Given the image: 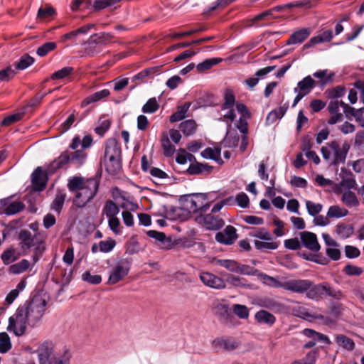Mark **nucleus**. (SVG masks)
Instances as JSON below:
<instances>
[{
  "instance_id": "1",
  "label": "nucleus",
  "mask_w": 364,
  "mask_h": 364,
  "mask_svg": "<svg viewBox=\"0 0 364 364\" xmlns=\"http://www.w3.org/2000/svg\"><path fill=\"white\" fill-rule=\"evenodd\" d=\"M47 302L39 296H35L20 305L9 317L7 330L16 336L24 334L26 326H36L41 321L46 309Z\"/></svg>"
},
{
  "instance_id": "2",
  "label": "nucleus",
  "mask_w": 364,
  "mask_h": 364,
  "mask_svg": "<svg viewBox=\"0 0 364 364\" xmlns=\"http://www.w3.org/2000/svg\"><path fill=\"white\" fill-rule=\"evenodd\" d=\"M68 188L75 192L73 204L77 208H84L96 196L99 183L95 178H85L80 176H72L68 179Z\"/></svg>"
},
{
  "instance_id": "3",
  "label": "nucleus",
  "mask_w": 364,
  "mask_h": 364,
  "mask_svg": "<svg viewBox=\"0 0 364 364\" xmlns=\"http://www.w3.org/2000/svg\"><path fill=\"white\" fill-rule=\"evenodd\" d=\"M72 150L63 151L58 158L53 160L48 167V172L53 173L56 170L64 167L68 163L77 167L82 166L87 159V154L80 148Z\"/></svg>"
},
{
  "instance_id": "4",
  "label": "nucleus",
  "mask_w": 364,
  "mask_h": 364,
  "mask_svg": "<svg viewBox=\"0 0 364 364\" xmlns=\"http://www.w3.org/2000/svg\"><path fill=\"white\" fill-rule=\"evenodd\" d=\"M284 245L285 248L291 250H299L304 247L310 252H317L321 250L316 235L309 231L299 232V238L285 240Z\"/></svg>"
},
{
  "instance_id": "5",
  "label": "nucleus",
  "mask_w": 364,
  "mask_h": 364,
  "mask_svg": "<svg viewBox=\"0 0 364 364\" xmlns=\"http://www.w3.org/2000/svg\"><path fill=\"white\" fill-rule=\"evenodd\" d=\"M38 356L39 364H70L71 355L68 350L54 353L52 344L44 343L38 349Z\"/></svg>"
},
{
  "instance_id": "6",
  "label": "nucleus",
  "mask_w": 364,
  "mask_h": 364,
  "mask_svg": "<svg viewBox=\"0 0 364 364\" xmlns=\"http://www.w3.org/2000/svg\"><path fill=\"white\" fill-rule=\"evenodd\" d=\"M121 147L114 138L107 140L105 151L104 163L107 172L114 173L119 168L121 157Z\"/></svg>"
},
{
  "instance_id": "7",
  "label": "nucleus",
  "mask_w": 364,
  "mask_h": 364,
  "mask_svg": "<svg viewBox=\"0 0 364 364\" xmlns=\"http://www.w3.org/2000/svg\"><path fill=\"white\" fill-rule=\"evenodd\" d=\"M316 285L309 279H289L284 282L283 289L294 293L306 294L308 299L315 300V297H311V294L314 292Z\"/></svg>"
},
{
  "instance_id": "8",
  "label": "nucleus",
  "mask_w": 364,
  "mask_h": 364,
  "mask_svg": "<svg viewBox=\"0 0 364 364\" xmlns=\"http://www.w3.org/2000/svg\"><path fill=\"white\" fill-rule=\"evenodd\" d=\"M236 109L237 112L240 114L239 121L236 124L237 129L242 132L244 135L241 138L240 143V150L242 151H245L248 145V139L246 134L247 133V119L250 117V113L247 109V107L242 103L236 104Z\"/></svg>"
},
{
  "instance_id": "9",
  "label": "nucleus",
  "mask_w": 364,
  "mask_h": 364,
  "mask_svg": "<svg viewBox=\"0 0 364 364\" xmlns=\"http://www.w3.org/2000/svg\"><path fill=\"white\" fill-rule=\"evenodd\" d=\"M315 85V80L310 75L305 77L299 81L297 83V86L294 89L296 96L294 100L292 106L295 107L303 97L312 90Z\"/></svg>"
},
{
  "instance_id": "10",
  "label": "nucleus",
  "mask_w": 364,
  "mask_h": 364,
  "mask_svg": "<svg viewBox=\"0 0 364 364\" xmlns=\"http://www.w3.org/2000/svg\"><path fill=\"white\" fill-rule=\"evenodd\" d=\"M130 265L127 261L117 262L110 270L107 283L115 284L122 280L129 273Z\"/></svg>"
},
{
  "instance_id": "11",
  "label": "nucleus",
  "mask_w": 364,
  "mask_h": 364,
  "mask_svg": "<svg viewBox=\"0 0 364 364\" xmlns=\"http://www.w3.org/2000/svg\"><path fill=\"white\" fill-rule=\"evenodd\" d=\"M340 176L341 181L339 183L335 184L333 191L336 193L342 192V188L355 189L357 186L356 181L353 174L345 168L341 169Z\"/></svg>"
},
{
  "instance_id": "12",
  "label": "nucleus",
  "mask_w": 364,
  "mask_h": 364,
  "mask_svg": "<svg viewBox=\"0 0 364 364\" xmlns=\"http://www.w3.org/2000/svg\"><path fill=\"white\" fill-rule=\"evenodd\" d=\"M350 147V144L347 141H345L341 146L336 141H331L330 148L333 151V164L344 163Z\"/></svg>"
},
{
  "instance_id": "13",
  "label": "nucleus",
  "mask_w": 364,
  "mask_h": 364,
  "mask_svg": "<svg viewBox=\"0 0 364 364\" xmlns=\"http://www.w3.org/2000/svg\"><path fill=\"white\" fill-rule=\"evenodd\" d=\"M201 282L206 287L215 289H223L226 287V282L223 278L209 272H202L200 274Z\"/></svg>"
},
{
  "instance_id": "14",
  "label": "nucleus",
  "mask_w": 364,
  "mask_h": 364,
  "mask_svg": "<svg viewBox=\"0 0 364 364\" xmlns=\"http://www.w3.org/2000/svg\"><path fill=\"white\" fill-rule=\"evenodd\" d=\"M292 315L296 317L301 318L308 321H313L314 320H323V316L316 313H312L309 311L307 308L296 302L289 308Z\"/></svg>"
},
{
  "instance_id": "15",
  "label": "nucleus",
  "mask_w": 364,
  "mask_h": 364,
  "mask_svg": "<svg viewBox=\"0 0 364 364\" xmlns=\"http://www.w3.org/2000/svg\"><path fill=\"white\" fill-rule=\"evenodd\" d=\"M323 295L333 297L336 299H340L343 296V293L340 290L331 288L327 284H318L315 287L314 292L312 293L311 297H315V300H318Z\"/></svg>"
},
{
  "instance_id": "16",
  "label": "nucleus",
  "mask_w": 364,
  "mask_h": 364,
  "mask_svg": "<svg viewBox=\"0 0 364 364\" xmlns=\"http://www.w3.org/2000/svg\"><path fill=\"white\" fill-rule=\"evenodd\" d=\"M24 208V205L20 201H11L9 198L0 200V214L7 215L16 214Z\"/></svg>"
},
{
  "instance_id": "17",
  "label": "nucleus",
  "mask_w": 364,
  "mask_h": 364,
  "mask_svg": "<svg viewBox=\"0 0 364 364\" xmlns=\"http://www.w3.org/2000/svg\"><path fill=\"white\" fill-rule=\"evenodd\" d=\"M237 238L236 229L231 225L227 226L223 231L218 232L215 235L217 242L224 245H232Z\"/></svg>"
},
{
  "instance_id": "18",
  "label": "nucleus",
  "mask_w": 364,
  "mask_h": 364,
  "mask_svg": "<svg viewBox=\"0 0 364 364\" xmlns=\"http://www.w3.org/2000/svg\"><path fill=\"white\" fill-rule=\"evenodd\" d=\"M344 102L341 100H331L328 104V110L331 114V117L328 122L330 124H334L343 119V114L340 112V108L343 109Z\"/></svg>"
},
{
  "instance_id": "19",
  "label": "nucleus",
  "mask_w": 364,
  "mask_h": 364,
  "mask_svg": "<svg viewBox=\"0 0 364 364\" xmlns=\"http://www.w3.org/2000/svg\"><path fill=\"white\" fill-rule=\"evenodd\" d=\"M333 37L331 29L322 30L318 35L311 38L309 41L304 45L303 49H308L316 44L330 42Z\"/></svg>"
},
{
  "instance_id": "20",
  "label": "nucleus",
  "mask_w": 364,
  "mask_h": 364,
  "mask_svg": "<svg viewBox=\"0 0 364 364\" xmlns=\"http://www.w3.org/2000/svg\"><path fill=\"white\" fill-rule=\"evenodd\" d=\"M213 311L220 320L227 322L231 316V309L225 300H218L213 303Z\"/></svg>"
},
{
  "instance_id": "21",
  "label": "nucleus",
  "mask_w": 364,
  "mask_h": 364,
  "mask_svg": "<svg viewBox=\"0 0 364 364\" xmlns=\"http://www.w3.org/2000/svg\"><path fill=\"white\" fill-rule=\"evenodd\" d=\"M199 219L203 221L204 226L208 230H219L225 225V222L221 218L214 216L212 213L200 215Z\"/></svg>"
},
{
  "instance_id": "22",
  "label": "nucleus",
  "mask_w": 364,
  "mask_h": 364,
  "mask_svg": "<svg viewBox=\"0 0 364 364\" xmlns=\"http://www.w3.org/2000/svg\"><path fill=\"white\" fill-rule=\"evenodd\" d=\"M31 181L34 191H41L46 188V176L41 167H38L32 173Z\"/></svg>"
},
{
  "instance_id": "23",
  "label": "nucleus",
  "mask_w": 364,
  "mask_h": 364,
  "mask_svg": "<svg viewBox=\"0 0 364 364\" xmlns=\"http://www.w3.org/2000/svg\"><path fill=\"white\" fill-rule=\"evenodd\" d=\"M235 96L232 92H226L225 95V101L222 105V109H228V112L223 115L227 121L232 122L235 119V114L232 109L235 105Z\"/></svg>"
},
{
  "instance_id": "24",
  "label": "nucleus",
  "mask_w": 364,
  "mask_h": 364,
  "mask_svg": "<svg viewBox=\"0 0 364 364\" xmlns=\"http://www.w3.org/2000/svg\"><path fill=\"white\" fill-rule=\"evenodd\" d=\"M214 347L219 350H232L239 347L240 343L234 339L218 338L213 341Z\"/></svg>"
},
{
  "instance_id": "25",
  "label": "nucleus",
  "mask_w": 364,
  "mask_h": 364,
  "mask_svg": "<svg viewBox=\"0 0 364 364\" xmlns=\"http://www.w3.org/2000/svg\"><path fill=\"white\" fill-rule=\"evenodd\" d=\"M20 245L21 249L29 250L36 245V237L28 230H23L19 233Z\"/></svg>"
},
{
  "instance_id": "26",
  "label": "nucleus",
  "mask_w": 364,
  "mask_h": 364,
  "mask_svg": "<svg viewBox=\"0 0 364 364\" xmlns=\"http://www.w3.org/2000/svg\"><path fill=\"white\" fill-rule=\"evenodd\" d=\"M309 28H301L294 32L287 41V45L297 44L303 43L310 35Z\"/></svg>"
},
{
  "instance_id": "27",
  "label": "nucleus",
  "mask_w": 364,
  "mask_h": 364,
  "mask_svg": "<svg viewBox=\"0 0 364 364\" xmlns=\"http://www.w3.org/2000/svg\"><path fill=\"white\" fill-rule=\"evenodd\" d=\"M92 144V138L90 135H85L81 140L79 136H75L69 146L70 149H77L78 148L82 150L89 148Z\"/></svg>"
},
{
  "instance_id": "28",
  "label": "nucleus",
  "mask_w": 364,
  "mask_h": 364,
  "mask_svg": "<svg viewBox=\"0 0 364 364\" xmlns=\"http://www.w3.org/2000/svg\"><path fill=\"white\" fill-rule=\"evenodd\" d=\"M183 208L186 210L190 213H199V208L196 203V194L186 196L182 200Z\"/></svg>"
},
{
  "instance_id": "29",
  "label": "nucleus",
  "mask_w": 364,
  "mask_h": 364,
  "mask_svg": "<svg viewBox=\"0 0 364 364\" xmlns=\"http://www.w3.org/2000/svg\"><path fill=\"white\" fill-rule=\"evenodd\" d=\"M255 318L257 323L267 324L270 326L276 321V317L272 314L265 310L258 311L255 315Z\"/></svg>"
},
{
  "instance_id": "30",
  "label": "nucleus",
  "mask_w": 364,
  "mask_h": 364,
  "mask_svg": "<svg viewBox=\"0 0 364 364\" xmlns=\"http://www.w3.org/2000/svg\"><path fill=\"white\" fill-rule=\"evenodd\" d=\"M335 341L338 346L348 351L353 350L355 347L353 339L344 334H336L335 336Z\"/></svg>"
},
{
  "instance_id": "31",
  "label": "nucleus",
  "mask_w": 364,
  "mask_h": 364,
  "mask_svg": "<svg viewBox=\"0 0 364 364\" xmlns=\"http://www.w3.org/2000/svg\"><path fill=\"white\" fill-rule=\"evenodd\" d=\"M31 266V262L28 259H23L17 263L10 265L9 273L11 274H21L30 269Z\"/></svg>"
},
{
  "instance_id": "32",
  "label": "nucleus",
  "mask_w": 364,
  "mask_h": 364,
  "mask_svg": "<svg viewBox=\"0 0 364 364\" xmlns=\"http://www.w3.org/2000/svg\"><path fill=\"white\" fill-rule=\"evenodd\" d=\"M254 245L255 248L260 251L274 250L277 249L279 247V242L274 241L272 236L269 240H255L254 241Z\"/></svg>"
},
{
  "instance_id": "33",
  "label": "nucleus",
  "mask_w": 364,
  "mask_h": 364,
  "mask_svg": "<svg viewBox=\"0 0 364 364\" xmlns=\"http://www.w3.org/2000/svg\"><path fill=\"white\" fill-rule=\"evenodd\" d=\"M20 257V254L12 247L6 249L1 255V259L5 265H9L16 261Z\"/></svg>"
},
{
  "instance_id": "34",
  "label": "nucleus",
  "mask_w": 364,
  "mask_h": 364,
  "mask_svg": "<svg viewBox=\"0 0 364 364\" xmlns=\"http://www.w3.org/2000/svg\"><path fill=\"white\" fill-rule=\"evenodd\" d=\"M341 201L348 207H356L359 205V201L355 194L350 189L342 190Z\"/></svg>"
},
{
  "instance_id": "35",
  "label": "nucleus",
  "mask_w": 364,
  "mask_h": 364,
  "mask_svg": "<svg viewBox=\"0 0 364 364\" xmlns=\"http://www.w3.org/2000/svg\"><path fill=\"white\" fill-rule=\"evenodd\" d=\"M303 334L311 338L312 341L315 342V344H316L318 341L324 342L327 344H330L331 341L328 336L326 335L316 332L314 330L310 329V328H305L302 331Z\"/></svg>"
},
{
  "instance_id": "36",
  "label": "nucleus",
  "mask_w": 364,
  "mask_h": 364,
  "mask_svg": "<svg viewBox=\"0 0 364 364\" xmlns=\"http://www.w3.org/2000/svg\"><path fill=\"white\" fill-rule=\"evenodd\" d=\"M110 92L109 90L104 89L100 91L96 92L89 96H87L83 101L82 105L87 106L91 103L97 102L103 98H105L109 95Z\"/></svg>"
},
{
  "instance_id": "37",
  "label": "nucleus",
  "mask_w": 364,
  "mask_h": 364,
  "mask_svg": "<svg viewBox=\"0 0 364 364\" xmlns=\"http://www.w3.org/2000/svg\"><path fill=\"white\" fill-rule=\"evenodd\" d=\"M354 232L353 227L351 225L338 223L336 227V233L341 239H347L350 237Z\"/></svg>"
},
{
  "instance_id": "38",
  "label": "nucleus",
  "mask_w": 364,
  "mask_h": 364,
  "mask_svg": "<svg viewBox=\"0 0 364 364\" xmlns=\"http://www.w3.org/2000/svg\"><path fill=\"white\" fill-rule=\"evenodd\" d=\"M113 36L109 33H100L92 35L90 42L95 44L106 45L112 41Z\"/></svg>"
},
{
  "instance_id": "39",
  "label": "nucleus",
  "mask_w": 364,
  "mask_h": 364,
  "mask_svg": "<svg viewBox=\"0 0 364 364\" xmlns=\"http://www.w3.org/2000/svg\"><path fill=\"white\" fill-rule=\"evenodd\" d=\"M164 154L166 157L173 155L176 151L175 146L171 144L166 134L164 133L161 139Z\"/></svg>"
},
{
  "instance_id": "40",
  "label": "nucleus",
  "mask_w": 364,
  "mask_h": 364,
  "mask_svg": "<svg viewBox=\"0 0 364 364\" xmlns=\"http://www.w3.org/2000/svg\"><path fill=\"white\" fill-rule=\"evenodd\" d=\"M225 282L235 287L249 288L250 287L246 279L234 274H228Z\"/></svg>"
},
{
  "instance_id": "41",
  "label": "nucleus",
  "mask_w": 364,
  "mask_h": 364,
  "mask_svg": "<svg viewBox=\"0 0 364 364\" xmlns=\"http://www.w3.org/2000/svg\"><path fill=\"white\" fill-rule=\"evenodd\" d=\"M66 193L64 191H58L52 203L51 208L57 213H60L65 200Z\"/></svg>"
},
{
  "instance_id": "42",
  "label": "nucleus",
  "mask_w": 364,
  "mask_h": 364,
  "mask_svg": "<svg viewBox=\"0 0 364 364\" xmlns=\"http://www.w3.org/2000/svg\"><path fill=\"white\" fill-rule=\"evenodd\" d=\"M196 203L199 208L200 213L206 212L209 208L211 200L208 198V195L205 193H195Z\"/></svg>"
},
{
  "instance_id": "43",
  "label": "nucleus",
  "mask_w": 364,
  "mask_h": 364,
  "mask_svg": "<svg viewBox=\"0 0 364 364\" xmlns=\"http://www.w3.org/2000/svg\"><path fill=\"white\" fill-rule=\"evenodd\" d=\"M215 263L230 272L237 273L239 262L235 260L218 259L215 260Z\"/></svg>"
},
{
  "instance_id": "44",
  "label": "nucleus",
  "mask_w": 364,
  "mask_h": 364,
  "mask_svg": "<svg viewBox=\"0 0 364 364\" xmlns=\"http://www.w3.org/2000/svg\"><path fill=\"white\" fill-rule=\"evenodd\" d=\"M257 277L262 280V282L269 287L275 288H283L284 282H279L277 278L269 276L262 272H259Z\"/></svg>"
},
{
  "instance_id": "45",
  "label": "nucleus",
  "mask_w": 364,
  "mask_h": 364,
  "mask_svg": "<svg viewBox=\"0 0 364 364\" xmlns=\"http://www.w3.org/2000/svg\"><path fill=\"white\" fill-rule=\"evenodd\" d=\"M348 214L347 209L341 208L339 205H331L327 212V217L330 218H341Z\"/></svg>"
},
{
  "instance_id": "46",
  "label": "nucleus",
  "mask_w": 364,
  "mask_h": 364,
  "mask_svg": "<svg viewBox=\"0 0 364 364\" xmlns=\"http://www.w3.org/2000/svg\"><path fill=\"white\" fill-rule=\"evenodd\" d=\"M102 213L107 218L117 217L119 213V208L115 203L108 200L103 208Z\"/></svg>"
},
{
  "instance_id": "47",
  "label": "nucleus",
  "mask_w": 364,
  "mask_h": 364,
  "mask_svg": "<svg viewBox=\"0 0 364 364\" xmlns=\"http://www.w3.org/2000/svg\"><path fill=\"white\" fill-rule=\"evenodd\" d=\"M189 107L190 104L188 103H186L183 106L178 107V110L171 115L170 122H176L186 118Z\"/></svg>"
},
{
  "instance_id": "48",
  "label": "nucleus",
  "mask_w": 364,
  "mask_h": 364,
  "mask_svg": "<svg viewBox=\"0 0 364 364\" xmlns=\"http://www.w3.org/2000/svg\"><path fill=\"white\" fill-rule=\"evenodd\" d=\"M196 123L193 119L183 121L179 125L180 130L186 136L192 135L196 132Z\"/></svg>"
},
{
  "instance_id": "49",
  "label": "nucleus",
  "mask_w": 364,
  "mask_h": 364,
  "mask_svg": "<svg viewBox=\"0 0 364 364\" xmlns=\"http://www.w3.org/2000/svg\"><path fill=\"white\" fill-rule=\"evenodd\" d=\"M221 60H222L220 58H216L206 59L204 61H203L202 63H198L196 66V70H198V72L203 73V72L210 69L212 67L217 65L220 62H221Z\"/></svg>"
},
{
  "instance_id": "50",
  "label": "nucleus",
  "mask_w": 364,
  "mask_h": 364,
  "mask_svg": "<svg viewBox=\"0 0 364 364\" xmlns=\"http://www.w3.org/2000/svg\"><path fill=\"white\" fill-rule=\"evenodd\" d=\"M249 235L252 237L258 238L260 240H269L272 236L271 233L266 228L252 229Z\"/></svg>"
},
{
  "instance_id": "51",
  "label": "nucleus",
  "mask_w": 364,
  "mask_h": 364,
  "mask_svg": "<svg viewBox=\"0 0 364 364\" xmlns=\"http://www.w3.org/2000/svg\"><path fill=\"white\" fill-rule=\"evenodd\" d=\"M159 108V104L155 97L150 98L142 107V112L146 114L156 112Z\"/></svg>"
},
{
  "instance_id": "52",
  "label": "nucleus",
  "mask_w": 364,
  "mask_h": 364,
  "mask_svg": "<svg viewBox=\"0 0 364 364\" xmlns=\"http://www.w3.org/2000/svg\"><path fill=\"white\" fill-rule=\"evenodd\" d=\"M201 155L205 159L217 161L220 156V149L208 147L202 151Z\"/></svg>"
},
{
  "instance_id": "53",
  "label": "nucleus",
  "mask_w": 364,
  "mask_h": 364,
  "mask_svg": "<svg viewBox=\"0 0 364 364\" xmlns=\"http://www.w3.org/2000/svg\"><path fill=\"white\" fill-rule=\"evenodd\" d=\"M108 225L110 230L115 235H120L122 232V227L120 223V220L117 217H113L108 218Z\"/></svg>"
},
{
  "instance_id": "54",
  "label": "nucleus",
  "mask_w": 364,
  "mask_h": 364,
  "mask_svg": "<svg viewBox=\"0 0 364 364\" xmlns=\"http://www.w3.org/2000/svg\"><path fill=\"white\" fill-rule=\"evenodd\" d=\"M232 309L240 318L246 319L249 317V310L245 305L234 304Z\"/></svg>"
},
{
  "instance_id": "55",
  "label": "nucleus",
  "mask_w": 364,
  "mask_h": 364,
  "mask_svg": "<svg viewBox=\"0 0 364 364\" xmlns=\"http://www.w3.org/2000/svg\"><path fill=\"white\" fill-rule=\"evenodd\" d=\"M34 62V59L30 55H26L15 64V68L18 70H25L31 65Z\"/></svg>"
},
{
  "instance_id": "56",
  "label": "nucleus",
  "mask_w": 364,
  "mask_h": 364,
  "mask_svg": "<svg viewBox=\"0 0 364 364\" xmlns=\"http://www.w3.org/2000/svg\"><path fill=\"white\" fill-rule=\"evenodd\" d=\"M259 271L253 267L239 263L237 273L247 276H257Z\"/></svg>"
},
{
  "instance_id": "57",
  "label": "nucleus",
  "mask_w": 364,
  "mask_h": 364,
  "mask_svg": "<svg viewBox=\"0 0 364 364\" xmlns=\"http://www.w3.org/2000/svg\"><path fill=\"white\" fill-rule=\"evenodd\" d=\"M11 348L10 338L5 332L0 333V353H4Z\"/></svg>"
},
{
  "instance_id": "58",
  "label": "nucleus",
  "mask_w": 364,
  "mask_h": 364,
  "mask_svg": "<svg viewBox=\"0 0 364 364\" xmlns=\"http://www.w3.org/2000/svg\"><path fill=\"white\" fill-rule=\"evenodd\" d=\"M111 122L109 119L105 118H100L98 122V125L95 128V132L102 136L109 129Z\"/></svg>"
},
{
  "instance_id": "59",
  "label": "nucleus",
  "mask_w": 364,
  "mask_h": 364,
  "mask_svg": "<svg viewBox=\"0 0 364 364\" xmlns=\"http://www.w3.org/2000/svg\"><path fill=\"white\" fill-rule=\"evenodd\" d=\"M82 279L90 284H99L102 282V277L98 274L92 275L89 271H86L82 274Z\"/></svg>"
},
{
  "instance_id": "60",
  "label": "nucleus",
  "mask_w": 364,
  "mask_h": 364,
  "mask_svg": "<svg viewBox=\"0 0 364 364\" xmlns=\"http://www.w3.org/2000/svg\"><path fill=\"white\" fill-rule=\"evenodd\" d=\"M56 47L57 45L55 42H47L38 48L36 53L39 56L43 57L46 55L49 52L55 50Z\"/></svg>"
},
{
  "instance_id": "61",
  "label": "nucleus",
  "mask_w": 364,
  "mask_h": 364,
  "mask_svg": "<svg viewBox=\"0 0 364 364\" xmlns=\"http://www.w3.org/2000/svg\"><path fill=\"white\" fill-rule=\"evenodd\" d=\"M306 207L308 213L311 216H316L322 210V205L321 203H316L311 200L306 201Z\"/></svg>"
},
{
  "instance_id": "62",
  "label": "nucleus",
  "mask_w": 364,
  "mask_h": 364,
  "mask_svg": "<svg viewBox=\"0 0 364 364\" xmlns=\"http://www.w3.org/2000/svg\"><path fill=\"white\" fill-rule=\"evenodd\" d=\"M115 245V240L112 238H108L106 240L100 241L99 242V249L102 252H109L113 250Z\"/></svg>"
},
{
  "instance_id": "63",
  "label": "nucleus",
  "mask_w": 364,
  "mask_h": 364,
  "mask_svg": "<svg viewBox=\"0 0 364 364\" xmlns=\"http://www.w3.org/2000/svg\"><path fill=\"white\" fill-rule=\"evenodd\" d=\"M147 235L151 238L155 239L156 241L161 243V245L164 246L166 243L169 242L166 239V235L161 232L156 230H149Z\"/></svg>"
},
{
  "instance_id": "64",
  "label": "nucleus",
  "mask_w": 364,
  "mask_h": 364,
  "mask_svg": "<svg viewBox=\"0 0 364 364\" xmlns=\"http://www.w3.org/2000/svg\"><path fill=\"white\" fill-rule=\"evenodd\" d=\"M343 272L348 276H360L363 274V268L350 264H346L343 268Z\"/></svg>"
}]
</instances>
